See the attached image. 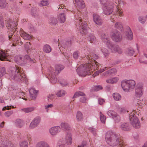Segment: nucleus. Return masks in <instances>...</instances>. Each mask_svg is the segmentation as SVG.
I'll return each instance as SVG.
<instances>
[{
	"label": "nucleus",
	"instance_id": "nucleus-23",
	"mask_svg": "<svg viewBox=\"0 0 147 147\" xmlns=\"http://www.w3.org/2000/svg\"><path fill=\"white\" fill-rule=\"evenodd\" d=\"M117 72V70L115 68H112L106 71L105 73V76H113Z\"/></svg>",
	"mask_w": 147,
	"mask_h": 147
},
{
	"label": "nucleus",
	"instance_id": "nucleus-21",
	"mask_svg": "<svg viewBox=\"0 0 147 147\" xmlns=\"http://www.w3.org/2000/svg\"><path fill=\"white\" fill-rule=\"evenodd\" d=\"M124 34L128 40H131L133 38V33L129 27L127 28V30L125 32Z\"/></svg>",
	"mask_w": 147,
	"mask_h": 147
},
{
	"label": "nucleus",
	"instance_id": "nucleus-53",
	"mask_svg": "<svg viewBox=\"0 0 147 147\" xmlns=\"http://www.w3.org/2000/svg\"><path fill=\"white\" fill-rule=\"evenodd\" d=\"M34 109L33 107H28L23 109L22 110L26 113L30 112L33 111Z\"/></svg>",
	"mask_w": 147,
	"mask_h": 147
},
{
	"label": "nucleus",
	"instance_id": "nucleus-12",
	"mask_svg": "<svg viewBox=\"0 0 147 147\" xmlns=\"http://www.w3.org/2000/svg\"><path fill=\"white\" fill-rule=\"evenodd\" d=\"M113 4L111 2L110 4L104 6L103 7V11L104 14L108 15L111 14L113 11Z\"/></svg>",
	"mask_w": 147,
	"mask_h": 147
},
{
	"label": "nucleus",
	"instance_id": "nucleus-34",
	"mask_svg": "<svg viewBox=\"0 0 147 147\" xmlns=\"http://www.w3.org/2000/svg\"><path fill=\"white\" fill-rule=\"evenodd\" d=\"M43 51L47 53H50L51 51V47L48 45L46 44L43 47Z\"/></svg>",
	"mask_w": 147,
	"mask_h": 147
},
{
	"label": "nucleus",
	"instance_id": "nucleus-55",
	"mask_svg": "<svg viewBox=\"0 0 147 147\" xmlns=\"http://www.w3.org/2000/svg\"><path fill=\"white\" fill-rule=\"evenodd\" d=\"M100 118L101 121L103 123L105 122V120L106 119V117L102 113V112H100Z\"/></svg>",
	"mask_w": 147,
	"mask_h": 147
},
{
	"label": "nucleus",
	"instance_id": "nucleus-52",
	"mask_svg": "<svg viewBox=\"0 0 147 147\" xmlns=\"http://www.w3.org/2000/svg\"><path fill=\"white\" fill-rule=\"evenodd\" d=\"M134 105H135L138 108V107H143V105H142V104L139 101L136 99L134 100Z\"/></svg>",
	"mask_w": 147,
	"mask_h": 147
},
{
	"label": "nucleus",
	"instance_id": "nucleus-1",
	"mask_svg": "<svg viewBox=\"0 0 147 147\" xmlns=\"http://www.w3.org/2000/svg\"><path fill=\"white\" fill-rule=\"evenodd\" d=\"M105 139L107 143L111 146L118 145L119 147H124L125 145L119 135L111 131H108L106 133Z\"/></svg>",
	"mask_w": 147,
	"mask_h": 147
},
{
	"label": "nucleus",
	"instance_id": "nucleus-13",
	"mask_svg": "<svg viewBox=\"0 0 147 147\" xmlns=\"http://www.w3.org/2000/svg\"><path fill=\"white\" fill-rule=\"evenodd\" d=\"M143 85L141 83L138 84L135 89L136 95L137 97H140L143 94Z\"/></svg>",
	"mask_w": 147,
	"mask_h": 147
},
{
	"label": "nucleus",
	"instance_id": "nucleus-5",
	"mask_svg": "<svg viewBox=\"0 0 147 147\" xmlns=\"http://www.w3.org/2000/svg\"><path fill=\"white\" fill-rule=\"evenodd\" d=\"M30 56L26 55L24 56L20 55L16 56L14 58V60L16 63L21 66H25L27 63V60H28L30 63H35V60L32 59L30 57Z\"/></svg>",
	"mask_w": 147,
	"mask_h": 147
},
{
	"label": "nucleus",
	"instance_id": "nucleus-64",
	"mask_svg": "<svg viewBox=\"0 0 147 147\" xmlns=\"http://www.w3.org/2000/svg\"><path fill=\"white\" fill-rule=\"evenodd\" d=\"M59 82L60 83L62 86H65L67 85V83L65 82V80L64 79L63 80L62 82L60 81Z\"/></svg>",
	"mask_w": 147,
	"mask_h": 147
},
{
	"label": "nucleus",
	"instance_id": "nucleus-40",
	"mask_svg": "<svg viewBox=\"0 0 147 147\" xmlns=\"http://www.w3.org/2000/svg\"><path fill=\"white\" fill-rule=\"evenodd\" d=\"M49 24L51 25H55L57 23V19L53 17H51L49 19Z\"/></svg>",
	"mask_w": 147,
	"mask_h": 147
},
{
	"label": "nucleus",
	"instance_id": "nucleus-45",
	"mask_svg": "<svg viewBox=\"0 0 147 147\" xmlns=\"http://www.w3.org/2000/svg\"><path fill=\"white\" fill-rule=\"evenodd\" d=\"M7 4L5 0H0V8H5Z\"/></svg>",
	"mask_w": 147,
	"mask_h": 147
},
{
	"label": "nucleus",
	"instance_id": "nucleus-27",
	"mask_svg": "<svg viewBox=\"0 0 147 147\" xmlns=\"http://www.w3.org/2000/svg\"><path fill=\"white\" fill-rule=\"evenodd\" d=\"M0 60L2 61H8V59L7 58V54L3 51H0Z\"/></svg>",
	"mask_w": 147,
	"mask_h": 147
},
{
	"label": "nucleus",
	"instance_id": "nucleus-59",
	"mask_svg": "<svg viewBox=\"0 0 147 147\" xmlns=\"http://www.w3.org/2000/svg\"><path fill=\"white\" fill-rule=\"evenodd\" d=\"M113 119H114V121L118 123L120 121V116L117 114V115H115V117L113 118Z\"/></svg>",
	"mask_w": 147,
	"mask_h": 147
},
{
	"label": "nucleus",
	"instance_id": "nucleus-54",
	"mask_svg": "<svg viewBox=\"0 0 147 147\" xmlns=\"http://www.w3.org/2000/svg\"><path fill=\"white\" fill-rule=\"evenodd\" d=\"M48 4L47 0H42L39 4V5L40 7L43 6H46Z\"/></svg>",
	"mask_w": 147,
	"mask_h": 147
},
{
	"label": "nucleus",
	"instance_id": "nucleus-19",
	"mask_svg": "<svg viewBox=\"0 0 147 147\" xmlns=\"http://www.w3.org/2000/svg\"><path fill=\"white\" fill-rule=\"evenodd\" d=\"M38 91L35 90L34 88H31L29 90V92L30 94V99L33 100H35L37 97L36 94Z\"/></svg>",
	"mask_w": 147,
	"mask_h": 147
},
{
	"label": "nucleus",
	"instance_id": "nucleus-20",
	"mask_svg": "<svg viewBox=\"0 0 147 147\" xmlns=\"http://www.w3.org/2000/svg\"><path fill=\"white\" fill-rule=\"evenodd\" d=\"M121 129L123 130L128 131L131 129V127L128 123H121Z\"/></svg>",
	"mask_w": 147,
	"mask_h": 147
},
{
	"label": "nucleus",
	"instance_id": "nucleus-7",
	"mask_svg": "<svg viewBox=\"0 0 147 147\" xmlns=\"http://www.w3.org/2000/svg\"><path fill=\"white\" fill-rule=\"evenodd\" d=\"M136 84L135 81L133 80H125L121 82V86L123 90L128 92L129 90L134 89Z\"/></svg>",
	"mask_w": 147,
	"mask_h": 147
},
{
	"label": "nucleus",
	"instance_id": "nucleus-37",
	"mask_svg": "<svg viewBox=\"0 0 147 147\" xmlns=\"http://www.w3.org/2000/svg\"><path fill=\"white\" fill-rule=\"evenodd\" d=\"M114 27L121 31L123 29L122 24L121 22H117L115 24Z\"/></svg>",
	"mask_w": 147,
	"mask_h": 147
},
{
	"label": "nucleus",
	"instance_id": "nucleus-33",
	"mask_svg": "<svg viewBox=\"0 0 147 147\" xmlns=\"http://www.w3.org/2000/svg\"><path fill=\"white\" fill-rule=\"evenodd\" d=\"M58 19L61 23H64L65 22L66 19V16L65 14L64 13L59 14L58 17Z\"/></svg>",
	"mask_w": 147,
	"mask_h": 147
},
{
	"label": "nucleus",
	"instance_id": "nucleus-26",
	"mask_svg": "<svg viewBox=\"0 0 147 147\" xmlns=\"http://www.w3.org/2000/svg\"><path fill=\"white\" fill-rule=\"evenodd\" d=\"M20 35L25 40H29L31 38L30 35L26 34L23 31H21L20 32Z\"/></svg>",
	"mask_w": 147,
	"mask_h": 147
},
{
	"label": "nucleus",
	"instance_id": "nucleus-61",
	"mask_svg": "<svg viewBox=\"0 0 147 147\" xmlns=\"http://www.w3.org/2000/svg\"><path fill=\"white\" fill-rule=\"evenodd\" d=\"M95 36L92 34L90 35L88 38V40L90 41V43H92L95 39Z\"/></svg>",
	"mask_w": 147,
	"mask_h": 147
},
{
	"label": "nucleus",
	"instance_id": "nucleus-28",
	"mask_svg": "<svg viewBox=\"0 0 147 147\" xmlns=\"http://www.w3.org/2000/svg\"><path fill=\"white\" fill-rule=\"evenodd\" d=\"M36 147H50L49 144L47 142L42 141L38 143L36 145Z\"/></svg>",
	"mask_w": 147,
	"mask_h": 147
},
{
	"label": "nucleus",
	"instance_id": "nucleus-2",
	"mask_svg": "<svg viewBox=\"0 0 147 147\" xmlns=\"http://www.w3.org/2000/svg\"><path fill=\"white\" fill-rule=\"evenodd\" d=\"M22 69L20 67L15 65V67H11L9 74L10 80L18 82L23 81L26 78L25 75Z\"/></svg>",
	"mask_w": 147,
	"mask_h": 147
},
{
	"label": "nucleus",
	"instance_id": "nucleus-49",
	"mask_svg": "<svg viewBox=\"0 0 147 147\" xmlns=\"http://www.w3.org/2000/svg\"><path fill=\"white\" fill-rule=\"evenodd\" d=\"M100 2L104 6L109 5L111 2H110V0H100Z\"/></svg>",
	"mask_w": 147,
	"mask_h": 147
},
{
	"label": "nucleus",
	"instance_id": "nucleus-9",
	"mask_svg": "<svg viewBox=\"0 0 147 147\" xmlns=\"http://www.w3.org/2000/svg\"><path fill=\"white\" fill-rule=\"evenodd\" d=\"M105 43L112 52H117L119 54L122 53V51L121 48L118 46L113 44L110 40H107Z\"/></svg>",
	"mask_w": 147,
	"mask_h": 147
},
{
	"label": "nucleus",
	"instance_id": "nucleus-51",
	"mask_svg": "<svg viewBox=\"0 0 147 147\" xmlns=\"http://www.w3.org/2000/svg\"><path fill=\"white\" fill-rule=\"evenodd\" d=\"M101 51L105 57H107L108 55L109 52L107 49L105 48H102L101 49Z\"/></svg>",
	"mask_w": 147,
	"mask_h": 147
},
{
	"label": "nucleus",
	"instance_id": "nucleus-24",
	"mask_svg": "<svg viewBox=\"0 0 147 147\" xmlns=\"http://www.w3.org/2000/svg\"><path fill=\"white\" fill-rule=\"evenodd\" d=\"M62 128L66 131H68L69 133L71 131V128L69 125L67 123H62L61 124Z\"/></svg>",
	"mask_w": 147,
	"mask_h": 147
},
{
	"label": "nucleus",
	"instance_id": "nucleus-48",
	"mask_svg": "<svg viewBox=\"0 0 147 147\" xmlns=\"http://www.w3.org/2000/svg\"><path fill=\"white\" fill-rule=\"evenodd\" d=\"M118 78H114L112 79L106 80V82L109 83L113 84L117 82L118 80Z\"/></svg>",
	"mask_w": 147,
	"mask_h": 147
},
{
	"label": "nucleus",
	"instance_id": "nucleus-17",
	"mask_svg": "<svg viewBox=\"0 0 147 147\" xmlns=\"http://www.w3.org/2000/svg\"><path fill=\"white\" fill-rule=\"evenodd\" d=\"M93 20L95 23L97 25H100L102 23L101 18L97 14L94 13L93 15Z\"/></svg>",
	"mask_w": 147,
	"mask_h": 147
},
{
	"label": "nucleus",
	"instance_id": "nucleus-57",
	"mask_svg": "<svg viewBox=\"0 0 147 147\" xmlns=\"http://www.w3.org/2000/svg\"><path fill=\"white\" fill-rule=\"evenodd\" d=\"M93 90H94V91L92 90V92H94V91H97L100 90L102 89V87L101 86L98 85L94 86L93 87Z\"/></svg>",
	"mask_w": 147,
	"mask_h": 147
},
{
	"label": "nucleus",
	"instance_id": "nucleus-8",
	"mask_svg": "<svg viewBox=\"0 0 147 147\" xmlns=\"http://www.w3.org/2000/svg\"><path fill=\"white\" fill-rule=\"evenodd\" d=\"M76 71L80 76H85L86 75H89L91 73L89 67H86L83 65L78 67Z\"/></svg>",
	"mask_w": 147,
	"mask_h": 147
},
{
	"label": "nucleus",
	"instance_id": "nucleus-47",
	"mask_svg": "<svg viewBox=\"0 0 147 147\" xmlns=\"http://www.w3.org/2000/svg\"><path fill=\"white\" fill-rule=\"evenodd\" d=\"M113 96L114 99L116 100H119L121 98L120 94L117 93H113Z\"/></svg>",
	"mask_w": 147,
	"mask_h": 147
},
{
	"label": "nucleus",
	"instance_id": "nucleus-25",
	"mask_svg": "<svg viewBox=\"0 0 147 147\" xmlns=\"http://www.w3.org/2000/svg\"><path fill=\"white\" fill-rule=\"evenodd\" d=\"M67 134L65 137L66 143L67 145H70L72 143V138L70 133L67 132Z\"/></svg>",
	"mask_w": 147,
	"mask_h": 147
},
{
	"label": "nucleus",
	"instance_id": "nucleus-41",
	"mask_svg": "<svg viewBox=\"0 0 147 147\" xmlns=\"http://www.w3.org/2000/svg\"><path fill=\"white\" fill-rule=\"evenodd\" d=\"M89 130L92 134L94 136H96L97 135V132L98 130L97 129L93 127H89L88 128Z\"/></svg>",
	"mask_w": 147,
	"mask_h": 147
},
{
	"label": "nucleus",
	"instance_id": "nucleus-4",
	"mask_svg": "<svg viewBox=\"0 0 147 147\" xmlns=\"http://www.w3.org/2000/svg\"><path fill=\"white\" fill-rule=\"evenodd\" d=\"M76 26L78 31L82 35H85L88 33V27L86 22L82 20V18L78 17L76 19Z\"/></svg>",
	"mask_w": 147,
	"mask_h": 147
},
{
	"label": "nucleus",
	"instance_id": "nucleus-36",
	"mask_svg": "<svg viewBox=\"0 0 147 147\" xmlns=\"http://www.w3.org/2000/svg\"><path fill=\"white\" fill-rule=\"evenodd\" d=\"M85 95V94L82 92H76L75 93L72 98H75L80 96H84Z\"/></svg>",
	"mask_w": 147,
	"mask_h": 147
},
{
	"label": "nucleus",
	"instance_id": "nucleus-32",
	"mask_svg": "<svg viewBox=\"0 0 147 147\" xmlns=\"http://www.w3.org/2000/svg\"><path fill=\"white\" fill-rule=\"evenodd\" d=\"M30 138L28 139V141H23L20 142L19 144L20 147H28V142L30 143Z\"/></svg>",
	"mask_w": 147,
	"mask_h": 147
},
{
	"label": "nucleus",
	"instance_id": "nucleus-31",
	"mask_svg": "<svg viewBox=\"0 0 147 147\" xmlns=\"http://www.w3.org/2000/svg\"><path fill=\"white\" fill-rule=\"evenodd\" d=\"M76 5H78V7L80 8H83L84 7L83 0H75Z\"/></svg>",
	"mask_w": 147,
	"mask_h": 147
},
{
	"label": "nucleus",
	"instance_id": "nucleus-29",
	"mask_svg": "<svg viewBox=\"0 0 147 147\" xmlns=\"http://www.w3.org/2000/svg\"><path fill=\"white\" fill-rule=\"evenodd\" d=\"M31 14L35 17H37L38 16V13L36 7H33L32 8L31 10Z\"/></svg>",
	"mask_w": 147,
	"mask_h": 147
},
{
	"label": "nucleus",
	"instance_id": "nucleus-15",
	"mask_svg": "<svg viewBox=\"0 0 147 147\" xmlns=\"http://www.w3.org/2000/svg\"><path fill=\"white\" fill-rule=\"evenodd\" d=\"M40 121V118L38 116L35 117L30 125V128L33 129L36 127L39 123Z\"/></svg>",
	"mask_w": 147,
	"mask_h": 147
},
{
	"label": "nucleus",
	"instance_id": "nucleus-30",
	"mask_svg": "<svg viewBox=\"0 0 147 147\" xmlns=\"http://www.w3.org/2000/svg\"><path fill=\"white\" fill-rule=\"evenodd\" d=\"M15 124L17 127L20 128L22 127L24 124L23 121L20 119H17L16 120Z\"/></svg>",
	"mask_w": 147,
	"mask_h": 147
},
{
	"label": "nucleus",
	"instance_id": "nucleus-35",
	"mask_svg": "<svg viewBox=\"0 0 147 147\" xmlns=\"http://www.w3.org/2000/svg\"><path fill=\"white\" fill-rule=\"evenodd\" d=\"M125 53L127 55L132 56L134 53V50L132 48L127 49L125 51Z\"/></svg>",
	"mask_w": 147,
	"mask_h": 147
},
{
	"label": "nucleus",
	"instance_id": "nucleus-10",
	"mask_svg": "<svg viewBox=\"0 0 147 147\" xmlns=\"http://www.w3.org/2000/svg\"><path fill=\"white\" fill-rule=\"evenodd\" d=\"M98 56L96 54L93 53H90L89 55H87L86 58L88 60V63L90 64L92 66H98V63L95 60L98 58Z\"/></svg>",
	"mask_w": 147,
	"mask_h": 147
},
{
	"label": "nucleus",
	"instance_id": "nucleus-60",
	"mask_svg": "<svg viewBox=\"0 0 147 147\" xmlns=\"http://www.w3.org/2000/svg\"><path fill=\"white\" fill-rule=\"evenodd\" d=\"M80 53L78 51H76L74 52L73 54V57L74 58L77 59H78V57L79 56Z\"/></svg>",
	"mask_w": 147,
	"mask_h": 147
},
{
	"label": "nucleus",
	"instance_id": "nucleus-62",
	"mask_svg": "<svg viewBox=\"0 0 147 147\" xmlns=\"http://www.w3.org/2000/svg\"><path fill=\"white\" fill-rule=\"evenodd\" d=\"M13 113V111H8L5 113L4 115L6 117H9Z\"/></svg>",
	"mask_w": 147,
	"mask_h": 147
},
{
	"label": "nucleus",
	"instance_id": "nucleus-46",
	"mask_svg": "<svg viewBox=\"0 0 147 147\" xmlns=\"http://www.w3.org/2000/svg\"><path fill=\"white\" fill-rule=\"evenodd\" d=\"M66 93L64 90H60L57 93L56 95L58 97H63L64 96Z\"/></svg>",
	"mask_w": 147,
	"mask_h": 147
},
{
	"label": "nucleus",
	"instance_id": "nucleus-63",
	"mask_svg": "<svg viewBox=\"0 0 147 147\" xmlns=\"http://www.w3.org/2000/svg\"><path fill=\"white\" fill-rule=\"evenodd\" d=\"M0 71L3 75L5 74L6 73L5 67H3L0 68Z\"/></svg>",
	"mask_w": 147,
	"mask_h": 147
},
{
	"label": "nucleus",
	"instance_id": "nucleus-6",
	"mask_svg": "<svg viewBox=\"0 0 147 147\" xmlns=\"http://www.w3.org/2000/svg\"><path fill=\"white\" fill-rule=\"evenodd\" d=\"M138 114L135 111H133L129 115L130 123L132 126L136 129L139 128L141 124L139 119L136 115Z\"/></svg>",
	"mask_w": 147,
	"mask_h": 147
},
{
	"label": "nucleus",
	"instance_id": "nucleus-38",
	"mask_svg": "<svg viewBox=\"0 0 147 147\" xmlns=\"http://www.w3.org/2000/svg\"><path fill=\"white\" fill-rule=\"evenodd\" d=\"M102 40L105 43L107 42V40H109V36L107 34H102L101 36Z\"/></svg>",
	"mask_w": 147,
	"mask_h": 147
},
{
	"label": "nucleus",
	"instance_id": "nucleus-14",
	"mask_svg": "<svg viewBox=\"0 0 147 147\" xmlns=\"http://www.w3.org/2000/svg\"><path fill=\"white\" fill-rule=\"evenodd\" d=\"M71 45V40H69L67 41H63L62 44H61L60 43V45H58V46H60V47H59L61 51H63V50H64V51H66V49L67 47H70Z\"/></svg>",
	"mask_w": 147,
	"mask_h": 147
},
{
	"label": "nucleus",
	"instance_id": "nucleus-39",
	"mask_svg": "<svg viewBox=\"0 0 147 147\" xmlns=\"http://www.w3.org/2000/svg\"><path fill=\"white\" fill-rule=\"evenodd\" d=\"M33 49V48L31 47L28 44L26 45L25 46L26 51L28 55H30L32 53V52Z\"/></svg>",
	"mask_w": 147,
	"mask_h": 147
},
{
	"label": "nucleus",
	"instance_id": "nucleus-50",
	"mask_svg": "<svg viewBox=\"0 0 147 147\" xmlns=\"http://www.w3.org/2000/svg\"><path fill=\"white\" fill-rule=\"evenodd\" d=\"M77 119L78 121H81L83 119L82 115L81 112L78 111L77 112L76 115Z\"/></svg>",
	"mask_w": 147,
	"mask_h": 147
},
{
	"label": "nucleus",
	"instance_id": "nucleus-44",
	"mask_svg": "<svg viewBox=\"0 0 147 147\" xmlns=\"http://www.w3.org/2000/svg\"><path fill=\"white\" fill-rule=\"evenodd\" d=\"M5 26L3 16L2 14L0 13V28H3L5 27Z\"/></svg>",
	"mask_w": 147,
	"mask_h": 147
},
{
	"label": "nucleus",
	"instance_id": "nucleus-22",
	"mask_svg": "<svg viewBox=\"0 0 147 147\" xmlns=\"http://www.w3.org/2000/svg\"><path fill=\"white\" fill-rule=\"evenodd\" d=\"M50 78V81L52 83H55L57 80L56 76L54 72L53 71H50L49 73Z\"/></svg>",
	"mask_w": 147,
	"mask_h": 147
},
{
	"label": "nucleus",
	"instance_id": "nucleus-18",
	"mask_svg": "<svg viewBox=\"0 0 147 147\" xmlns=\"http://www.w3.org/2000/svg\"><path fill=\"white\" fill-rule=\"evenodd\" d=\"M61 129L59 126H56L51 127L49 129L50 133L52 135H55L59 133Z\"/></svg>",
	"mask_w": 147,
	"mask_h": 147
},
{
	"label": "nucleus",
	"instance_id": "nucleus-56",
	"mask_svg": "<svg viewBox=\"0 0 147 147\" xmlns=\"http://www.w3.org/2000/svg\"><path fill=\"white\" fill-rule=\"evenodd\" d=\"M146 16H140L138 18L139 21L142 24H144L146 21Z\"/></svg>",
	"mask_w": 147,
	"mask_h": 147
},
{
	"label": "nucleus",
	"instance_id": "nucleus-43",
	"mask_svg": "<svg viewBox=\"0 0 147 147\" xmlns=\"http://www.w3.org/2000/svg\"><path fill=\"white\" fill-rule=\"evenodd\" d=\"M107 114L109 117L113 118L115 115H117V113L113 110H110L107 112Z\"/></svg>",
	"mask_w": 147,
	"mask_h": 147
},
{
	"label": "nucleus",
	"instance_id": "nucleus-3",
	"mask_svg": "<svg viewBox=\"0 0 147 147\" xmlns=\"http://www.w3.org/2000/svg\"><path fill=\"white\" fill-rule=\"evenodd\" d=\"M5 25L7 28L11 29V31H9L8 34L9 40L12 42H13L16 38L15 34H14L15 30H16V23L14 21H13L11 19L8 18L5 20Z\"/></svg>",
	"mask_w": 147,
	"mask_h": 147
},
{
	"label": "nucleus",
	"instance_id": "nucleus-16",
	"mask_svg": "<svg viewBox=\"0 0 147 147\" xmlns=\"http://www.w3.org/2000/svg\"><path fill=\"white\" fill-rule=\"evenodd\" d=\"M2 136H0V140L2 142L1 146L0 147H13V145L11 142H8L7 139H3Z\"/></svg>",
	"mask_w": 147,
	"mask_h": 147
},
{
	"label": "nucleus",
	"instance_id": "nucleus-42",
	"mask_svg": "<svg viewBox=\"0 0 147 147\" xmlns=\"http://www.w3.org/2000/svg\"><path fill=\"white\" fill-rule=\"evenodd\" d=\"M55 67L56 70L58 71V73L63 69L64 67L63 65L61 64L56 65Z\"/></svg>",
	"mask_w": 147,
	"mask_h": 147
},
{
	"label": "nucleus",
	"instance_id": "nucleus-11",
	"mask_svg": "<svg viewBox=\"0 0 147 147\" xmlns=\"http://www.w3.org/2000/svg\"><path fill=\"white\" fill-rule=\"evenodd\" d=\"M112 39L116 42L120 41L122 39V36L120 32L117 30H113L110 34Z\"/></svg>",
	"mask_w": 147,
	"mask_h": 147
},
{
	"label": "nucleus",
	"instance_id": "nucleus-58",
	"mask_svg": "<svg viewBox=\"0 0 147 147\" xmlns=\"http://www.w3.org/2000/svg\"><path fill=\"white\" fill-rule=\"evenodd\" d=\"M116 2H115L116 4H117V5H118V4L119 5L120 7H123L124 5V2L123 0H118V1H116Z\"/></svg>",
	"mask_w": 147,
	"mask_h": 147
}]
</instances>
